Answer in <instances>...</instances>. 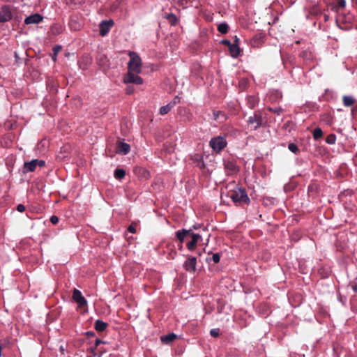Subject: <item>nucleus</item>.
I'll use <instances>...</instances> for the list:
<instances>
[{
	"mask_svg": "<svg viewBox=\"0 0 357 357\" xmlns=\"http://www.w3.org/2000/svg\"><path fill=\"white\" fill-rule=\"evenodd\" d=\"M114 25V21L112 20H103L100 23V34L102 36H104L108 33L111 27Z\"/></svg>",
	"mask_w": 357,
	"mask_h": 357,
	"instance_id": "8",
	"label": "nucleus"
},
{
	"mask_svg": "<svg viewBox=\"0 0 357 357\" xmlns=\"http://www.w3.org/2000/svg\"><path fill=\"white\" fill-rule=\"evenodd\" d=\"M73 299L78 304L79 307H83L87 305V301L82 296L81 291L75 289L73 294Z\"/></svg>",
	"mask_w": 357,
	"mask_h": 357,
	"instance_id": "7",
	"label": "nucleus"
},
{
	"mask_svg": "<svg viewBox=\"0 0 357 357\" xmlns=\"http://www.w3.org/2000/svg\"><path fill=\"white\" fill-rule=\"evenodd\" d=\"M166 18L169 20L172 25L174 26L177 24L178 20L174 14L169 13L166 16Z\"/></svg>",
	"mask_w": 357,
	"mask_h": 357,
	"instance_id": "20",
	"label": "nucleus"
},
{
	"mask_svg": "<svg viewBox=\"0 0 357 357\" xmlns=\"http://www.w3.org/2000/svg\"><path fill=\"white\" fill-rule=\"evenodd\" d=\"M35 161H36V163L37 166L43 167L45 165V161L44 160H39L35 159Z\"/></svg>",
	"mask_w": 357,
	"mask_h": 357,
	"instance_id": "34",
	"label": "nucleus"
},
{
	"mask_svg": "<svg viewBox=\"0 0 357 357\" xmlns=\"http://www.w3.org/2000/svg\"><path fill=\"white\" fill-rule=\"evenodd\" d=\"M342 102L345 107H351L356 102V99L351 96H344Z\"/></svg>",
	"mask_w": 357,
	"mask_h": 357,
	"instance_id": "16",
	"label": "nucleus"
},
{
	"mask_svg": "<svg viewBox=\"0 0 357 357\" xmlns=\"http://www.w3.org/2000/svg\"><path fill=\"white\" fill-rule=\"evenodd\" d=\"M17 210L20 213L24 212L25 210V206L23 204H18L17 206Z\"/></svg>",
	"mask_w": 357,
	"mask_h": 357,
	"instance_id": "33",
	"label": "nucleus"
},
{
	"mask_svg": "<svg viewBox=\"0 0 357 357\" xmlns=\"http://www.w3.org/2000/svg\"><path fill=\"white\" fill-rule=\"evenodd\" d=\"M176 236L181 243H183L187 237L190 238V240L186 243V247L190 251L194 250L197 243L202 239V236L192 232V229L178 230L176 231Z\"/></svg>",
	"mask_w": 357,
	"mask_h": 357,
	"instance_id": "1",
	"label": "nucleus"
},
{
	"mask_svg": "<svg viewBox=\"0 0 357 357\" xmlns=\"http://www.w3.org/2000/svg\"><path fill=\"white\" fill-rule=\"evenodd\" d=\"M222 43H224V44H225V45H228V47H229V46H230V45H231V43H230V41L227 40H223V41H222Z\"/></svg>",
	"mask_w": 357,
	"mask_h": 357,
	"instance_id": "42",
	"label": "nucleus"
},
{
	"mask_svg": "<svg viewBox=\"0 0 357 357\" xmlns=\"http://www.w3.org/2000/svg\"><path fill=\"white\" fill-rule=\"evenodd\" d=\"M269 110L272 111V112H273L275 113H277L278 114H279L280 111H281V109L280 108H274V109L269 108Z\"/></svg>",
	"mask_w": 357,
	"mask_h": 357,
	"instance_id": "37",
	"label": "nucleus"
},
{
	"mask_svg": "<svg viewBox=\"0 0 357 357\" xmlns=\"http://www.w3.org/2000/svg\"><path fill=\"white\" fill-rule=\"evenodd\" d=\"M209 144L213 151L220 152L226 146L227 142L223 137L218 136L212 138L209 142Z\"/></svg>",
	"mask_w": 357,
	"mask_h": 357,
	"instance_id": "4",
	"label": "nucleus"
},
{
	"mask_svg": "<svg viewBox=\"0 0 357 357\" xmlns=\"http://www.w3.org/2000/svg\"><path fill=\"white\" fill-rule=\"evenodd\" d=\"M335 141L336 137L333 134L329 135L326 139V142L328 144H334L335 143Z\"/></svg>",
	"mask_w": 357,
	"mask_h": 357,
	"instance_id": "25",
	"label": "nucleus"
},
{
	"mask_svg": "<svg viewBox=\"0 0 357 357\" xmlns=\"http://www.w3.org/2000/svg\"><path fill=\"white\" fill-rule=\"evenodd\" d=\"M139 73L128 71L123 78V82L125 84L133 83L136 84H142L143 83V79L138 75Z\"/></svg>",
	"mask_w": 357,
	"mask_h": 357,
	"instance_id": "5",
	"label": "nucleus"
},
{
	"mask_svg": "<svg viewBox=\"0 0 357 357\" xmlns=\"http://www.w3.org/2000/svg\"><path fill=\"white\" fill-rule=\"evenodd\" d=\"M197 259L195 257H188L183 264L184 268L188 272L196 271Z\"/></svg>",
	"mask_w": 357,
	"mask_h": 357,
	"instance_id": "9",
	"label": "nucleus"
},
{
	"mask_svg": "<svg viewBox=\"0 0 357 357\" xmlns=\"http://www.w3.org/2000/svg\"><path fill=\"white\" fill-rule=\"evenodd\" d=\"M327 19H328V17L326 15L325 16V20H327Z\"/></svg>",
	"mask_w": 357,
	"mask_h": 357,
	"instance_id": "46",
	"label": "nucleus"
},
{
	"mask_svg": "<svg viewBox=\"0 0 357 357\" xmlns=\"http://www.w3.org/2000/svg\"><path fill=\"white\" fill-rule=\"evenodd\" d=\"M248 123L252 126L253 130H257L262 124V117L259 114L255 113L253 116L248 118Z\"/></svg>",
	"mask_w": 357,
	"mask_h": 357,
	"instance_id": "6",
	"label": "nucleus"
},
{
	"mask_svg": "<svg viewBox=\"0 0 357 357\" xmlns=\"http://www.w3.org/2000/svg\"><path fill=\"white\" fill-rule=\"evenodd\" d=\"M107 326V324L105 322L99 319L96 320L95 322V328L96 331L100 332L104 331L106 329Z\"/></svg>",
	"mask_w": 357,
	"mask_h": 357,
	"instance_id": "19",
	"label": "nucleus"
},
{
	"mask_svg": "<svg viewBox=\"0 0 357 357\" xmlns=\"http://www.w3.org/2000/svg\"><path fill=\"white\" fill-rule=\"evenodd\" d=\"M103 343L102 341H101L99 339H96V343H95V347H98L100 344Z\"/></svg>",
	"mask_w": 357,
	"mask_h": 357,
	"instance_id": "40",
	"label": "nucleus"
},
{
	"mask_svg": "<svg viewBox=\"0 0 357 357\" xmlns=\"http://www.w3.org/2000/svg\"><path fill=\"white\" fill-rule=\"evenodd\" d=\"M12 19V13L9 7L3 6L0 9V22H6Z\"/></svg>",
	"mask_w": 357,
	"mask_h": 357,
	"instance_id": "10",
	"label": "nucleus"
},
{
	"mask_svg": "<svg viewBox=\"0 0 357 357\" xmlns=\"http://www.w3.org/2000/svg\"><path fill=\"white\" fill-rule=\"evenodd\" d=\"M60 349H61V351H63V347H61Z\"/></svg>",
	"mask_w": 357,
	"mask_h": 357,
	"instance_id": "47",
	"label": "nucleus"
},
{
	"mask_svg": "<svg viewBox=\"0 0 357 357\" xmlns=\"http://www.w3.org/2000/svg\"><path fill=\"white\" fill-rule=\"evenodd\" d=\"M126 175V172L122 169H117L114 172V176L116 178L121 179L123 178Z\"/></svg>",
	"mask_w": 357,
	"mask_h": 357,
	"instance_id": "21",
	"label": "nucleus"
},
{
	"mask_svg": "<svg viewBox=\"0 0 357 357\" xmlns=\"http://www.w3.org/2000/svg\"><path fill=\"white\" fill-rule=\"evenodd\" d=\"M351 289L354 292L357 293V282L351 285Z\"/></svg>",
	"mask_w": 357,
	"mask_h": 357,
	"instance_id": "38",
	"label": "nucleus"
},
{
	"mask_svg": "<svg viewBox=\"0 0 357 357\" xmlns=\"http://www.w3.org/2000/svg\"><path fill=\"white\" fill-rule=\"evenodd\" d=\"M346 6L345 0H338L337 7V8H343Z\"/></svg>",
	"mask_w": 357,
	"mask_h": 357,
	"instance_id": "30",
	"label": "nucleus"
},
{
	"mask_svg": "<svg viewBox=\"0 0 357 357\" xmlns=\"http://www.w3.org/2000/svg\"><path fill=\"white\" fill-rule=\"evenodd\" d=\"M176 335L172 333L167 335L162 336L160 337V340H161L162 342H163L165 344H169L173 340H174L176 339Z\"/></svg>",
	"mask_w": 357,
	"mask_h": 357,
	"instance_id": "18",
	"label": "nucleus"
},
{
	"mask_svg": "<svg viewBox=\"0 0 357 357\" xmlns=\"http://www.w3.org/2000/svg\"><path fill=\"white\" fill-rule=\"evenodd\" d=\"M248 103H249L250 107L253 108L257 105L258 100H257V98H255V96H250V97H248Z\"/></svg>",
	"mask_w": 357,
	"mask_h": 357,
	"instance_id": "23",
	"label": "nucleus"
},
{
	"mask_svg": "<svg viewBox=\"0 0 357 357\" xmlns=\"http://www.w3.org/2000/svg\"><path fill=\"white\" fill-rule=\"evenodd\" d=\"M288 149L290 151L294 153H296L298 150V146L294 143L289 144L288 145Z\"/></svg>",
	"mask_w": 357,
	"mask_h": 357,
	"instance_id": "26",
	"label": "nucleus"
},
{
	"mask_svg": "<svg viewBox=\"0 0 357 357\" xmlns=\"http://www.w3.org/2000/svg\"><path fill=\"white\" fill-rule=\"evenodd\" d=\"M130 60L128 64V71L140 73L142 69V61L139 55L135 52H130Z\"/></svg>",
	"mask_w": 357,
	"mask_h": 357,
	"instance_id": "3",
	"label": "nucleus"
},
{
	"mask_svg": "<svg viewBox=\"0 0 357 357\" xmlns=\"http://www.w3.org/2000/svg\"><path fill=\"white\" fill-rule=\"evenodd\" d=\"M219 328H213L211 330L210 334L213 337H218L219 335Z\"/></svg>",
	"mask_w": 357,
	"mask_h": 357,
	"instance_id": "29",
	"label": "nucleus"
},
{
	"mask_svg": "<svg viewBox=\"0 0 357 357\" xmlns=\"http://www.w3.org/2000/svg\"><path fill=\"white\" fill-rule=\"evenodd\" d=\"M63 31V27L60 24H54L51 27V32L53 35L57 36Z\"/></svg>",
	"mask_w": 357,
	"mask_h": 357,
	"instance_id": "17",
	"label": "nucleus"
},
{
	"mask_svg": "<svg viewBox=\"0 0 357 357\" xmlns=\"http://www.w3.org/2000/svg\"><path fill=\"white\" fill-rule=\"evenodd\" d=\"M177 104L176 101H172L167 105L162 106L160 108V114L161 115H165L167 114L172 108H173Z\"/></svg>",
	"mask_w": 357,
	"mask_h": 357,
	"instance_id": "15",
	"label": "nucleus"
},
{
	"mask_svg": "<svg viewBox=\"0 0 357 357\" xmlns=\"http://www.w3.org/2000/svg\"><path fill=\"white\" fill-rule=\"evenodd\" d=\"M229 197L236 205L248 204L250 202V199L245 190L241 187L236 186L230 192Z\"/></svg>",
	"mask_w": 357,
	"mask_h": 357,
	"instance_id": "2",
	"label": "nucleus"
},
{
	"mask_svg": "<svg viewBox=\"0 0 357 357\" xmlns=\"http://www.w3.org/2000/svg\"><path fill=\"white\" fill-rule=\"evenodd\" d=\"M201 227L200 225H194L190 229H198Z\"/></svg>",
	"mask_w": 357,
	"mask_h": 357,
	"instance_id": "41",
	"label": "nucleus"
},
{
	"mask_svg": "<svg viewBox=\"0 0 357 357\" xmlns=\"http://www.w3.org/2000/svg\"><path fill=\"white\" fill-rule=\"evenodd\" d=\"M43 17L38 13H35L26 17L24 20L26 24H38L42 22Z\"/></svg>",
	"mask_w": 357,
	"mask_h": 357,
	"instance_id": "11",
	"label": "nucleus"
},
{
	"mask_svg": "<svg viewBox=\"0 0 357 357\" xmlns=\"http://www.w3.org/2000/svg\"><path fill=\"white\" fill-rule=\"evenodd\" d=\"M220 114V112H213L215 120H217L218 119Z\"/></svg>",
	"mask_w": 357,
	"mask_h": 357,
	"instance_id": "39",
	"label": "nucleus"
},
{
	"mask_svg": "<svg viewBox=\"0 0 357 357\" xmlns=\"http://www.w3.org/2000/svg\"><path fill=\"white\" fill-rule=\"evenodd\" d=\"M323 132L321 129L319 128H315L313 131V137L314 138V139H318L321 138Z\"/></svg>",
	"mask_w": 357,
	"mask_h": 357,
	"instance_id": "24",
	"label": "nucleus"
},
{
	"mask_svg": "<svg viewBox=\"0 0 357 357\" xmlns=\"http://www.w3.org/2000/svg\"><path fill=\"white\" fill-rule=\"evenodd\" d=\"M173 101H176L177 103H178L179 102V98L178 96H176L174 98V99L173 100Z\"/></svg>",
	"mask_w": 357,
	"mask_h": 357,
	"instance_id": "44",
	"label": "nucleus"
},
{
	"mask_svg": "<svg viewBox=\"0 0 357 357\" xmlns=\"http://www.w3.org/2000/svg\"><path fill=\"white\" fill-rule=\"evenodd\" d=\"M238 43H239V39L237 38V36H236L234 37V43H236L238 45Z\"/></svg>",
	"mask_w": 357,
	"mask_h": 357,
	"instance_id": "43",
	"label": "nucleus"
},
{
	"mask_svg": "<svg viewBox=\"0 0 357 357\" xmlns=\"http://www.w3.org/2000/svg\"><path fill=\"white\" fill-rule=\"evenodd\" d=\"M133 92H134V88L132 86H128L126 88V93L127 94L130 95V94L133 93Z\"/></svg>",
	"mask_w": 357,
	"mask_h": 357,
	"instance_id": "32",
	"label": "nucleus"
},
{
	"mask_svg": "<svg viewBox=\"0 0 357 357\" xmlns=\"http://www.w3.org/2000/svg\"><path fill=\"white\" fill-rule=\"evenodd\" d=\"M130 150V145L123 142H119L116 144V152L121 154L126 155Z\"/></svg>",
	"mask_w": 357,
	"mask_h": 357,
	"instance_id": "12",
	"label": "nucleus"
},
{
	"mask_svg": "<svg viewBox=\"0 0 357 357\" xmlns=\"http://www.w3.org/2000/svg\"><path fill=\"white\" fill-rule=\"evenodd\" d=\"M37 167L36 163L35 160H32L29 162H25L24 165V169L23 172L27 173V172H32L36 170Z\"/></svg>",
	"mask_w": 357,
	"mask_h": 357,
	"instance_id": "13",
	"label": "nucleus"
},
{
	"mask_svg": "<svg viewBox=\"0 0 357 357\" xmlns=\"http://www.w3.org/2000/svg\"><path fill=\"white\" fill-rule=\"evenodd\" d=\"M220 256L218 253H215L212 256V260L215 264H217L220 261Z\"/></svg>",
	"mask_w": 357,
	"mask_h": 357,
	"instance_id": "28",
	"label": "nucleus"
},
{
	"mask_svg": "<svg viewBox=\"0 0 357 357\" xmlns=\"http://www.w3.org/2000/svg\"><path fill=\"white\" fill-rule=\"evenodd\" d=\"M229 50L232 57L237 58L240 55V48L238 44L230 45Z\"/></svg>",
	"mask_w": 357,
	"mask_h": 357,
	"instance_id": "14",
	"label": "nucleus"
},
{
	"mask_svg": "<svg viewBox=\"0 0 357 357\" xmlns=\"http://www.w3.org/2000/svg\"><path fill=\"white\" fill-rule=\"evenodd\" d=\"M1 351H2V348H1V347L0 346V356H1Z\"/></svg>",
	"mask_w": 357,
	"mask_h": 357,
	"instance_id": "45",
	"label": "nucleus"
},
{
	"mask_svg": "<svg viewBox=\"0 0 357 357\" xmlns=\"http://www.w3.org/2000/svg\"><path fill=\"white\" fill-rule=\"evenodd\" d=\"M228 25L226 23H222L218 25V30L221 33H226L228 31Z\"/></svg>",
	"mask_w": 357,
	"mask_h": 357,
	"instance_id": "22",
	"label": "nucleus"
},
{
	"mask_svg": "<svg viewBox=\"0 0 357 357\" xmlns=\"http://www.w3.org/2000/svg\"><path fill=\"white\" fill-rule=\"evenodd\" d=\"M128 230L129 232L135 234L136 232V229L134 225H131L128 227Z\"/></svg>",
	"mask_w": 357,
	"mask_h": 357,
	"instance_id": "36",
	"label": "nucleus"
},
{
	"mask_svg": "<svg viewBox=\"0 0 357 357\" xmlns=\"http://www.w3.org/2000/svg\"><path fill=\"white\" fill-rule=\"evenodd\" d=\"M96 347H91L88 349L87 357H95L96 356V354L95 353V349Z\"/></svg>",
	"mask_w": 357,
	"mask_h": 357,
	"instance_id": "27",
	"label": "nucleus"
},
{
	"mask_svg": "<svg viewBox=\"0 0 357 357\" xmlns=\"http://www.w3.org/2000/svg\"><path fill=\"white\" fill-rule=\"evenodd\" d=\"M50 222L53 224V225H56L59 222V218L56 215H52L51 218H50Z\"/></svg>",
	"mask_w": 357,
	"mask_h": 357,
	"instance_id": "31",
	"label": "nucleus"
},
{
	"mask_svg": "<svg viewBox=\"0 0 357 357\" xmlns=\"http://www.w3.org/2000/svg\"><path fill=\"white\" fill-rule=\"evenodd\" d=\"M226 167H227V168L231 169V170H233V171H235V170H236V166H235L233 163H231V162H228V163L226 165Z\"/></svg>",
	"mask_w": 357,
	"mask_h": 357,
	"instance_id": "35",
	"label": "nucleus"
}]
</instances>
